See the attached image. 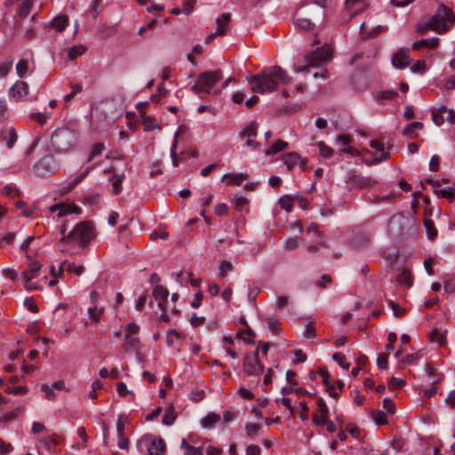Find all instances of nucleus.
<instances>
[{
  "instance_id": "nucleus-1",
  "label": "nucleus",
  "mask_w": 455,
  "mask_h": 455,
  "mask_svg": "<svg viewBox=\"0 0 455 455\" xmlns=\"http://www.w3.org/2000/svg\"><path fill=\"white\" fill-rule=\"evenodd\" d=\"M247 80L253 92L264 94L275 91L280 85L286 84L291 77L284 69L272 66L257 75L248 76Z\"/></svg>"
},
{
  "instance_id": "nucleus-2",
  "label": "nucleus",
  "mask_w": 455,
  "mask_h": 455,
  "mask_svg": "<svg viewBox=\"0 0 455 455\" xmlns=\"http://www.w3.org/2000/svg\"><path fill=\"white\" fill-rule=\"evenodd\" d=\"M337 142L340 146V150L344 153L350 154L351 156L362 155L363 161L367 164H373L386 160L389 156V152L385 150L384 145L379 141L371 140L370 147L372 151L363 149L360 152L358 149L350 146L351 140L347 134H340L337 138Z\"/></svg>"
},
{
  "instance_id": "nucleus-3",
  "label": "nucleus",
  "mask_w": 455,
  "mask_h": 455,
  "mask_svg": "<svg viewBox=\"0 0 455 455\" xmlns=\"http://www.w3.org/2000/svg\"><path fill=\"white\" fill-rule=\"evenodd\" d=\"M92 236V228L89 222H80L67 236L61 237L59 249L62 252L75 254L87 244Z\"/></svg>"
},
{
  "instance_id": "nucleus-4",
  "label": "nucleus",
  "mask_w": 455,
  "mask_h": 455,
  "mask_svg": "<svg viewBox=\"0 0 455 455\" xmlns=\"http://www.w3.org/2000/svg\"><path fill=\"white\" fill-rule=\"evenodd\" d=\"M455 17L451 11L441 4L438 6L435 13L425 20H422L417 25V32L424 33L427 30H434L439 34L446 32L452 26Z\"/></svg>"
},
{
  "instance_id": "nucleus-5",
  "label": "nucleus",
  "mask_w": 455,
  "mask_h": 455,
  "mask_svg": "<svg viewBox=\"0 0 455 455\" xmlns=\"http://www.w3.org/2000/svg\"><path fill=\"white\" fill-rule=\"evenodd\" d=\"M323 5L315 0L304 8L299 10L293 17V24L296 29L301 31H311L315 28L314 20H319L323 17Z\"/></svg>"
},
{
  "instance_id": "nucleus-6",
  "label": "nucleus",
  "mask_w": 455,
  "mask_h": 455,
  "mask_svg": "<svg viewBox=\"0 0 455 455\" xmlns=\"http://www.w3.org/2000/svg\"><path fill=\"white\" fill-rule=\"evenodd\" d=\"M77 141L76 130L62 126L57 128L51 137V144L56 151L67 152L73 148Z\"/></svg>"
},
{
  "instance_id": "nucleus-7",
  "label": "nucleus",
  "mask_w": 455,
  "mask_h": 455,
  "mask_svg": "<svg viewBox=\"0 0 455 455\" xmlns=\"http://www.w3.org/2000/svg\"><path fill=\"white\" fill-rule=\"evenodd\" d=\"M223 75L220 69L206 71L200 74L192 86V91L196 94H220V90H214L213 86L222 79Z\"/></svg>"
},
{
  "instance_id": "nucleus-8",
  "label": "nucleus",
  "mask_w": 455,
  "mask_h": 455,
  "mask_svg": "<svg viewBox=\"0 0 455 455\" xmlns=\"http://www.w3.org/2000/svg\"><path fill=\"white\" fill-rule=\"evenodd\" d=\"M331 48L330 45L324 44L321 47L316 48L312 52L307 54L305 56V60L307 62V66L305 67H294V71L303 72L307 68H319L323 67L331 60Z\"/></svg>"
},
{
  "instance_id": "nucleus-9",
  "label": "nucleus",
  "mask_w": 455,
  "mask_h": 455,
  "mask_svg": "<svg viewBox=\"0 0 455 455\" xmlns=\"http://www.w3.org/2000/svg\"><path fill=\"white\" fill-rule=\"evenodd\" d=\"M264 365L259 362V352L254 351L247 354L243 358V373L246 376L252 377L248 386L257 387L259 384V377L263 373Z\"/></svg>"
},
{
  "instance_id": "nucleus-10",
  "label": "nucleus",
  "mask_w": 455,
  "mask_h": 455,
  "mask_svg": "<svg viewBox=\"0 0 455 455\" xmlns=\"http://www.w3.org/2000/svg\"><path fill=\"white\" fill-rule=\"evenodd\" d=\"M139 331L140 326L133 322L129 323L124 328L123 348L126 353H132L140 347Z\"/></svg>"
},
{
  "instance_id": "nucleus-11",
  "label": "nucleus",
  "mask_w": 455,
  "mask_h": 455,
  "mask_svg": "<svg viewBox=\"0 0 455 455\" xmlns=\"http://www.w3.org/2000/svg\"><path fill=\"white\" fill-rule=\"evenodd\" d=\"M168 297L169 291L166 288L161 285H156L153 289L150 304L151 306L156 304L161 310V318L164 322L170 321V315L168 314V309L165 307V304H169Z\"/></svg>"
},
{
  "instance_id": "nucleus-12",
  "label": "nucleus",
  "mask_w": 455,
  "mask_h": 455,
  "mask_svg": "<svg viewBox=\"0 0 455 455\" xmlns=\"http://www.w3.org/2000/svg\"><path fill=\"white\" fill-rule=\"evenodd\" d=\"M282 162L286 166L288 171H292L298 167L300 171L304 172L307 168L308 159L302 157L297 152H290L283 155Z\"/></svg>"
},
{
  "instance_id": "nucleus-13",
  "label": "nucleus",
  "mask_w": 455,
  "mask_h": 455,
  "mask_svg": "<svg viewBox=\"0 0 455 455\" xmlns=\"http://www.w3.org/2000/svg\"><path fill=\"white\" fill-rule=\"evenodd\" d=\"M41 267L42 265L38 261H31L28 268L22 272L20 280L24 283L25 288L28 291L38 289V286L31 283V281L39 275Z\"/></svg>"
},
{
  "instance_id": "nucleus-14",
  "label": "nucleus",
  "mask_w": 455,
  "mask_h": 455,
  "mask_svg": "<svg viewBox=\"0 0 455 455\" xmlns=\"http://www.w3.org/2000/svg\"><path fill=\"white\" fill-rule=\"evenodd\" d=\"M29 92V86L27 82L18 80L8 92L10 100L14 101H24L27 100V96Z\"/></svg>"
},
{
  "instance_id": "nucleus-15",
  "label": "nucleus",
  "mask_w": 455,
  "mask_h": 455,
  "mask_svg": "<svg viewBox=\"0 0 455 455\" xmlns=\"http://www.w3.org/2000/svg\"><path fill=\"white\" fill-rule=\"evenodd\" d=\"M49 212H57V216L62 218L71 213L80 214L81 209L73 203H57L49 207Z\"/></svg>"
},
{
  "instance_id": "nucleus-16",
  "label": "nucleus",
  "mask_w": 455,
  "mask_h": 455,
  "mask_svg": "<svg viewBox=\"0 0 455 455\" xmlns=\"http://www.w3.org/2000/svg\"><path fill=\"white\" fill-rule=\"evenodd\" d=\"M58 169L52 157L45 156L40 159L35 165V172L39 176H46L53 173Z\"/></svg>"
},
{
  "instance_id": "nucleus-17",
  "label": "nucleus",
  "mask_w": 455,
  "mask_h": 455,
  "mask_svg": "<svg viewBox=\"0 0 455 455\" xmlns=\"http://www.w3.org/2000/svg\"><path fill=\"white\" fill-rule=\"evenodd\" d=\"M99 294L97 291L91 292V299L93 307L88 308L89 319L86 322V324H95L100 321V315L104 312V308L102 307H98L96 304V300Z\"/></svg>"
},
{
  "instance_id": "nucleus-18",
  "label": "nucleus",
  "mask_w": 455,
  "mask_h": 455,
  "mask_svg": "<svg viewBox=\"0 0 455 455\" xmlns=\"http://www.w3.org/2000/svg\"><path fill=\"white\" fill-rule=\"evenodd\" d=\"M317 411L313 415V422L320 427L321 422L324 421V419H329V408L326 405L324 400L323 398H317L316 400Z\"/></svg>"
},
{
  "instance_id": "nucleus-19",
  "label": "nucleus",
  "mask_w": 455,
  "mask_h": 455,
  "mask_svg": "<svg viewBox=\"0 0 455 455\" xmlns=\"http://www.w3.org/2000/svg\"><path fill=\"white\" fill-rule=\"evenodd\" d=\"M410 63V54L408 49H400L393 55L392 64L395 68L403 69Z\"/></svg>"
},
{
  "instance_id": "nucleus-20",
  "label": "nucleus",
  "mask_w": 455,
  "mask_h": 455,
  "mask_svg": "<svg viewBox=\"0 0 455 455\" xmlns=\"http://www.w3.org/2000/svg\"><path fill=\"white\" fill-rule=\"evenodd\" d=\"M428 183H431L434 187V193L438 197H443L452 199L455 196V188L452 187L442 188L439 180H427Z\"/></svg>"
},
{
  "instance_id": "nucleus-21",
  "label": "nucleus",
  "mask_w": 455,
  "mask_h": 455,
  "mask_svg": "<svg viewBox=\"0 0 455 455\" xmlns=\"http://www.w3.org/2000/svg\"><path fill=\"white\" fill-rule=\"evenodd\" d=\"M166 450V444L161 437H154L150 439L148 447V455H164Z\"/></svg>"
},
{
  "instance_id": "nucleus-22",
  "label": "nucleus",
  "mask_w": 455,
  "mask_h": 455,
  "mask_svg": "<svg viewBox=\"0 0 455 455\" xmlns=\"http://www.w3.org/2000/svg\"><path fill=\"white\" fill-rule=\"evenodd\" d=\"M94 168V165H90L86 168V170L78 175L74 180H70L67 185L60 188L58 193L60 196H64L68 194L76 185H78L87 175L88 173Z\"/></svg>"
},
{
  "instance_id": "nucleus-23",
  "label": "nucleus",
  "mask_w": 455,
  "mask_h": 455,
  "mask_svg": "<svg viewBox=\"0 0 455 455\" xmlns=\"http://www.w3.org/2000/svg\"><path fill=\"white\" fill-rule=\"evenodd\" d=\"M369 235L363 231L355 232L351 237L349 243L355 249H360L366 246L369 243Z\"/></svg>"
},
{
  "instance_id": "nucleus-24",
  "label": "nucleus",
  "mask_w": 455,
  "mask_h": 455,
  "mask_svg": "<svg viewBox=\"0 0 455 455\" xmlns=\"http://www.w3.org/2000/svg\"><path fill=\"white\" fill-rule=\"evenodd\" d=\"M367 7L365 0H347L346 8L350 13V16H354L358 12H363Z\"/></svg>"
},
{
  "instance_id": "nucleus-25",
  "label": "nucleus",
  "mask_w": 455,
  "mask_h": 455,
  "mask_svg": "<svg viewBox=\"0 0 455 455\" xmlns=\"http://www.w3.org/2000/svg\"><path fill=\"white\" fill-rule=\"evenodd\" d=\"M2 140L8 148H12L18 140V134L12 127H9L2 132Z\"/></svg>"
},
{
  "instance_id": "nucleus-26",
  "label": "nucleus",
  "mask_w": 455,
  "mask_h": 455,
  "mask_svg": "<svg viewBox=\"0 0 455 455\" xmlns=\"http://www.w3.org/2000/svg\"><path fill=\"white\" fill-rule=\"evenodd\" d=\"M438 43H439V38L434 36L431 38L422 39V40L414 42L412 44L411 47L414 50H421L422 48L433 49L437 46Z\"/></svg>"
},
{
  "instance_id": "nucleus-27",
  "label": "nucleus",
  "mask_w": 455,
  "mask_h": 455,
  "mask_svg": "<svg viewBox=\"0 0 455 455\" xmlns=\"http://www.w3.org/2000/svg\"><path fill=\"white\" fill-rule=\"evenodd\" d=\"M248 179L246 173L239 172L236 174L227 173L222 177V180H227L228 185L240 186L243 180Z\"/></svg>"
},
{
  "instance_id": "nucleus-28",
  "label": "nucleus",
  "mask_w": 455,
  "mask_h": 455,
  "mask_svg": "<svg viewBox=\"0 0 455 455\" xmlns=\"http://www.w3.org/2000/svg\"><path fill=\"white\" fill-rule=\"evenodd\" d=\"M221 419V417L220 414L215 412H209L207 415H205L202 420H201V426L204 428H212L214 426L220 422Z\"/></svg>"
},
{
  "instance_id": "nucleus-29",
  "label": "nucleus",
  "mask_w": 455,
  "mask_h": 455,
  "mask_svg": "<svg viewBox=\"0 0 455 455\" xmlns=\"http://www.w3.org/2000/svg\"><path fill=\"white\" fill-rule=\"evenodd\" d=\"M230 15L228 13H222L220 17L216 20V32L220 36H223L227 32V28L229 24Z\"/></svg>"
},
{
  "instance_id": "nucleus-30",
  "label": "nucleus",
  "mask_w": 455,
  "mask_h": 455,
  "mask_svg": "<svg viewBox=\"0 0 455 455\" xmlns=\"http://www.w3.org/2000/svg\"><path fill=\"white\" fill-rule=\"evenodd\" d=\"M423 129V124L420 122H412L411 124H408L403 129V134L409 138L413 139L418 136L417 131Z\"/></svg>"
},
{
  "instance_id": "nucleus-31",
  "label": "nucleus",
  "mask_w": 455,
  "mask_h": 455,
  "mask_svg": "<svg viewBox=\"0 0 455 455\" xmlns=\"http://www.w3.org/2000/svg\"><path fill=\"white\" fill-rule=\"evenodd\" d=\"M396 280L399 284L404 285L407 288L411 287L413 283L411 273L408 268H403Z\"/></svg>"
},
{
  "instance_id": "nucleus-32",
  "label": "nucleus",
  "mask_w": 455,
  "mask_h": 455,
  "mask_svg": "<svg viewBox=\"0 0 455 455\" xmlns=\"http://www.w3.org/2000/svg\"><path fill=\"white\" fill-rule=\"evenodd\" d=\"M288 148V143L282 140H275L271 147L266 150L267 156H274Z\"/></svg>"
},
{
  "instance_id": "nucleus-33",
  "label": "nucleus",
  "mask_w": 455,
  "mask_h": 455,
  "mask_svg": "<svg viewBox=\"0 0 455 455\" xmlns=\"http://www.w3.org/2000/svg\"><path fill=\"white\" fill-rule=\"evenodd\" d=\"M177 418V413L173 406H168L164 411L162 422L165 426H172Z\"/></svg>"
},
{
  "instance_id": "nucleus-34",
  "label": "nucleus",
  "mask_w": 455,
  "mask_h": 455,
  "mask_svg": "<svg viewBox=\"0 0 455 455\" xmlns=\"http://www.w3.org/2000/svg\"><path fill=\"white\" fill-rule=\"evenodd\" d=\"M124 180V174L113 175L110 178V181L112 183V189L114 195H118L122 191V184Z\"/></svg>"
},
{
  "instance_id": "nucleus-35",
  "label": "nucleus",
  "mask_w": 455,
  "mask_h": 455,
  "mask_svg": "<svg viewBox=\"0 0 455 455\" xmlns=\"http://www.w3.org/2000/svg\"><path fill=\"white\" fill-rule=\"evenodd\" d=\"M40 445L48 451V455H53V447L56 445V440L52 436L43 437L38 440Z\"/></svg>"
},
{
  "instance_id": "nucleus-36",
  "label": "nucleus",
  "mask_w": 455,
  "mask_h": 455,
  "mask_svg": "<svg viewBox=\"0 0 455 455\" xmlns=\"http://www.w3.org/2000/svg\"><path fill=\"white\" fill-rule=\"evenodd\" d=\"M52 25L57 31L61 32L68 25V18L65 15L55 17L52 21Z\"/></svg>"
},
{
  "instance_id": "nucleus-37",
  "label": "nucleus",
  "mask_w": 455,
  "mask_h": 455,
  "mask_svg": "<svg viewBox=\"0 0 455 455\" xmlns=\"http://www.w3.org/2000/svg\"><path fill=\"white\" fill-rule=\"evenodd\" d=\"M176 281L182 285L185 284L187 281H189L194 287H197L200 284V280L192 278V273H187L186 275L180 273L176 276Z\"/></svg>"
},
{
  "instance_id": "nucleus-38",
  "label": "nucleus",
  "mask_w": 455,
  "mask_h": 455,
  "mask_svg": "<svg viewBox=\"0 0 455 455\" xmlns=\"http://www.w3.org/2000/svg\"><path fill=\"white\" fill-rule=\"evenodd\" d=\"M100 196L98 193L90 192L86 194L80 201L89 206L96 205L100 203Z\"/></svg>"
},
{
  "instance_id": "nucleus-39",
  "label": "nucleus",
  "mask_w": 455,
  "mask_h": 455,
  "mask_svg": "<svg viewBox=\"0 0 455 455\" xmlns=\"http://www.w3.org/2000/svg\"><path fill=\"white\" fill-rule=\"evenodd\" d=\"M321 374L323 375V381L325 383L329 395L332 397L339 396V389L329 383V373L326 370H322Z\"/></svg>"
},
{
  "instance_id": "nucleus-40",
  "label": "nucleus",
  "mask_w": 455,
  "mask_h": 455,
  "mask_svg": "<svg viewBox=\"0 0 455 455\" xmlns=\"http://www.w3.org/2000/svg\"><path fill=\"white\" fill-rule=\"evenodd\" d=\"M446 331L434 330L431 333V339L439 346H443L446 343Z\"/></svg>"
},
{
  "instance_id": "nucleus-41",
  "label": "nucleus",
  "mask_w": 455,
  "mask_h": 455,
  "mask_svg": "<svg viewBox=\"0 0 455 455\" xmlns=\"http://www.w3.org/2000/svg\"><path fill=\"white\" fill-rule=\"evenodd\" d=\"M180 448L185 451V455H203V450L201 448L188 444L185 439L181 441Z\"/></svg>"
},
{
  "instance_id": "nucleus-42",
  "label": "nucleus",
  "mask_w": 455,
  "mask_h": 455,
  "mask_svg": "<svg viewBox=\"0 0 455 455\" xmlns=\"http://www.w3.org/2000/svg\"><path fill=\"white\" fill-rule=\"evenodd\" d=\"M318 148L319 155L323 158H330L333 155V149L326 145L323 141L316 143Z\"/></svg>"
},
{
  "instance_id": "nucleus-43",
  "label": "nucleus",
  "mask_w": 455,
  "mask_h": 455,
  "mask_svg": "<svg viewBox=\"0 0 455 455\" xmlns=\"http://www.w3.org/2000/svg\"><path fill=\"white\" fill-rule=\"evenodd\" d=\"M32 1L31 0H23L20 3V8L18 10V15L20 18H26L31 12Z\"/></svg>"
},
{
  "instance_id": "nucleus-44",
  "label": "nucleus",
  "mask_w": 455,
  "mask_h": 455,
  "mask_svg": "<svg viewBox=\"0 0 455 455\" xmlns=\"http://www.w3.org/2000/svg\"><path fill=\"white\" fill-rule=\"evenodd\" d=\"M243 138H254L257 135V124L254 122L246 125L241 132Z\"/></svg>"
},
{
  "instance_id": "nucleus-45",
  "label": "nucleus",
  "mask_w": 455,
  "mask_h": 455,
  "mask_svg": "<svg viewBox=\"0 0 455 455\" xmlns=\"http://www.w3.org/2000/svg\"><path fill=\"white\" fill-rule=\"evenodd\" d=\"M85 51H86L85 46H84L82 44L75 45L72 48H70L68 51V59L73 60L76 59L77 57L83 55L85 52Z\"/></svg>"
},
{
  "instance_id": "nucleus-46",
  "label": "nucleus",
  "mask_w": 455,
  "mask_h": 455,
  "mask_svg": "<svg viewBox=\"0 0 455 455\" xmlns=\"http://www.w3.org/2000/svg\"><path fill=\"white\" fill-rule=\"evenodd\" d=\"M13 60L12 58H7L0 63V78L5 77L12 68Z\"/></svg>"
},
{
  "instance_id": "nucleus-47",
  "label": "nucleus",
  "mask_w": 455,
  "mask_h": 455,
  "mask_svg": "<svg viewBox=\"0 0 455 455\" xmlns=\"http://www.w3.org/2000/svg\"><path fill=\"white\" fill-rule=\"evenodd\" d=\"M116 391H117V394L120 396H122V397H124L127 395H131V400L132 401L135 400L134 393L132 390H129L127 388L126 385L124 382H122V381L117 383V385H116Z\"/></svg>"
},
{
  "instance_id": "nucleus-48",
  "label": "nucleus",
  "mask_w": 455,
  "mask_h": 455,
  "mask_svg": "<svg viewBox=\"0 0 455 455\" xmlns=\"http://www.w3.org/2000/svg\"><path fill=\"white\" fill-rule=\"evenodd\" d=\"M279 204L282 209L286 212H291L293 207V198L291 196H283L280 198Z\"/></svg>"
},
{
  "instance_id": "nucleus-49",
  "label": "nucleus",
  "mask_w": 455,
  "mask_h": 455,
  "mask_svg": "<svg viewBox=\"0 0 455 455\" xmlns=\"http://www.w3.org/2000/svg\"><path fill=\"white\" fill-rule=\"evenodd\" d=\"M142 124L144 125L145 132H150L155 129H160V126L156 123V120L150 116H145Z\"/></svg>"
},
{
  "instance_id": "nucleus-50",
  "label": "nucleus",
  "mask_w": 455,
  "mask_h": 455,
  "mask_svg": "<svg viewBox=\"0 0 455 455\" xmlns=\"http://www.w3.org/2000/svg\"><path fill=\"white\" fill-rule=\"evenodd\" d=\"M28 70V61L27 60H20L16 65V72L20 77H24Z\"/></svg>"
},
{
  "instance_id": "nucleus-51",
  "label": "nucleus",
  "mask_w": 455,
  "mask_h": 455,
  "mask_svg": "<svg viewBox=\"0 0 455 455\" xmlns=\"http://www.w3.org/2000/svg\"><path fill=\"white\" fill-rule=\"evenodd\" d=\"M424 226L427 229V237L430 240H433L437 235V231L435 229V224L432 220H426L424 222Z\"/></svg>"
},
{
  "instance_id": "nucleus-52",
  "label": "nucleus",
  "mask_w": 455,
  "mask_h": 455,
  "mask_svg": "<svg viewBox=\"0 0 455 455\" xmlns=\"http://www.w3.org/2000/svg\"><path fill=\"white\" fill-rule=\"evenodd\" d=\"M105 149V146L103 143H96L92 146L91 153L88 156L87 162H91L94 157L100 156L103 150Z\"/></svg>"
},
{
  "instance_id": "nucleus-53",
  "label": "nucleus",
  "mask_w": 455,
  "mask_h": 455,
  "mask_svg": "<svg viewBox=\"0 0 455 455\" xmlns=\"http://www.w3.org/2000/svg\"><path fill=\"white\" fill-rule=\"evenodd\" d=\"M332 359L344 370L348 371L350 367V363H346V356L341 353H335L332 355Z\"/></svg>"
},
{
  "instance_id": "nucleus-54",
  "label": "nucleus",
  "mask_w": 455,
  "mask_h": 455,
  "mask_svg": "<svg viewBox=\"0 0 455 455\" xmlns=\"http://www.w3.org/2000/svg\"><path fill=\"white\" fill-rule=\"evenodd\" d=\"M52 117V114L50 112L48 113H31L30 118L38 122L39 124H44L48 119Z\"/></svg>"
},
{
  "instance_id": "nucleus-55",
  "label": "nucleus",
  "mask_w": 455,
  "mask_h": 455,
  "mask_svg": "<svg viewBox=\"0 0 455 455\" xmlns=\"http://www.w3.org/2000/svg\"><path fill=\"white\" fill-rule=\"evenodd\" d=\"M233 268V265L230 261L223 259L220 263V275L221 277H225L229 271H231Z\"/></svg>"
},
{
  "instance_id": "nucleus-56",
  "label": "nucleus",
  "mask_w": 455,
  "mask_h": 455,
  "mask_svg": "<svg viewBox=\"0 0 455 455\" xmlns=\"http://www.w3.org/2000/svg\"><path fill=\"white\" fill-rule=\"evenodd\" d=\"M427 69L426 62L424 60H418L411 66V71L412 73L424 74Z\"/></svg>"
},
{
  "instance_id": "nucleus-57",
  "label": "nucleus",
  "mask_w": 455,
  "mask_h": 455,
  "mask_svg": "<svg viewBox=\"0 0 455 455\" xmlns=\"http://www.w3.org/2000/svg\"><path fill=\"white\" fill-rule=\"evenodd\" d=\"M374 422L379 426L387 424L386 413L382 411H378L372 414Z\"/></svg>"
},
{
  "instance_id": "nucleus-58",
  "label": "nucleus",
  "mask_w": 455,
  "mask_h": 455,
  "mask_svg": "<svg viewBox=\"0 0 455 455\" xmlns=\"http://www.w3.org/2000/svg\"><path fill=\"white\" fill-rule=\"evenodd\" d=\"M41 391L44 393L45 398L49 401H53L56 398L54 389L47 384L41 385Z\"/></svg>"
},
{
  "instance_id": "nucleus-59",
  "label": "nucleus",
  "mask_w": 455,
  "mask_h": 455,
  "mask_svg": "<svg viewBox=\"0 0 455 455\" xmlns=\"http://www.w3.org/2000/svg\"><path fill=\"white\" fill-rule=\"evenodd\" d=\"M440 111L444 113V120L450 124H455V112L445 106L440 107Z\"/></svg>"
},
{
  "instance_id": "nucleus-60",
  "label": "nucleus",
  "mask_w": 455,
  "mask_h": 455,
  "mask_svg": "<svg viewBox=\"0 0 455 455\" xmlns=\"http://www.w3.org/2000/svg\"><path fill=\"white\" fill-rule=\"evenodd\" d=\"M180 339V334L176 331H170L167 332V344L171 347H177V342Z\"/></svg>"
},
{
  "instance_id": "nucleus-61",
  "label": "nucleus",
  "mask_w": 455,
  "mask_h": 455,
  "mask_svg": "<svg viewBox=\"0 0 455 455\" xmlns=\"http://www.w3.org/2000/svg\"><path fill=\"white\" fill-rule=\"evenodd\" d=\"M3 193L7 196H10V197H15V196H18L19 194H20V191L19 189L14 187L12 184H8L6 186L4 187L3 188Z\"/></svg>"
},
{
  "instance_id": "nucleus-62",
  "label": "nucleus",
  "mask_w": 455,
  "mask_h": 455,
  "mask_svg": "<svg viewBox=\"0 0 455 455\" xmlns=\"http://www.w3.org/2000/svg\"><path fill=\"white\" fill-rule=\"evenodd\" d=\"M212 196L211 194L202 197L200 199V204H201V212H200V215L201 216H204L205 212H206V207L212 203Z\"/></svg>"
},
{
  "instance_id": "nucleus-63",
  "label": "nucleus",
  "mask_w": 455,
  "mask_h": 455,
  "mask_svg": "<svg viewBox=\"0 0 455 455\" xmlns=\"http://www.w3.org/2000/svg\"><path fill=\"white\" fill-rule=\"evenodd\" d=\"M5 392L9 393V394H13V395H22V394H26L28 392V389L24 386H18V387H7L5 388Z\"/></svg>"
},
{
  "instance_id": "nucleus-64",
  "label": "nucleus",
  "mask_w": 455,
  "mask_h": 455,
  "mask_svg": "<svg viewBox=\"0 0 455 455\" xmlns=\"http://www.w3.org/2000/svg\"><path fill=\"white\" fill-rule=\"evenodd\" d=\"M66 270L69 273H75L77 275H80L84 273V267L83 266H76L75 263H68Z\"/></svg>"
}]
</instances>
